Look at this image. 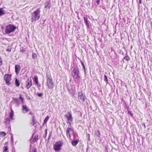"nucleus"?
<instances>
[{
	"label": "nucleus",
	"mask_w": 152,
	"mask_h": 152,
	"mask_svg": "<svg viewBox=\"0 0 152 152\" xmlns=\"http://www.w3.org/2000/svg\"><path fill=\"white\" fill-rule=\"evenodd\" d=\"M41 11L40 9L37 8L31 14V20L34 23L40 18Z\"/></svg>",
	"instance_id": "nucleus-1"
},
{
	"label": "nucleus",
	"mask_w": 152,
	"mask_h": 152,
	"mask_svg": "<svg viewBox=\"0 0 152 152\" xmlns=\"http://www.w3.org/2000/svg\"><path fill=\"white\" fill-rule=\"evenodd\" d=\"M16 28V27L12 24L8 25L5 27V32L6 34H9L14 32Z\"/></svg>",
	"instance_id": "nucleus-2"
},
{
	"label": "nucleus",
	"mask_w": 152,
	"mask_h": 152,
	"mask_svg": "<svg viewBox=\"0 0 152 152\" xmlns=\"http://www.w3.org/2000/svg\"><path fill=\"white\" fill-rule=\"evenodd\" d=\"M79 70L77 66L74 67L72 72V75L75 81L77 80L78 78L80 77L79 75Z\"/></svg>",
	"instance_id": "nucleus-3"
},
{
	"label": "nucleus",
	"mask_w": 152,
	"mask_h": 152,
	"mask_svg": "<svg viewBox=\"0 0 152 152\" xmlns=\"http://www.w3.org/2000/svg\"><path fill=\"white\" fill-rule=\"evenodd\" d=\"M63 145V142L61 141L57 142L53 145L54 149L56 151H59L61 149V146Z\"/></svg>",
	"instance_id": "nucleus-4"
},
{
	"label": "nucleus",
	"mask_w": 152,
	"mask_h": 152,
	"mask_svg": "<svg viewBox=\"0 0 152 152\" xmlns=\"http://www.w3.org/2000/svg\"><path fill=\"white\" fill-rule=\"evenodd\" d=\"M47 84L48 88L50 89H52L54 86V83L53 82L52 77L46 75Z\"/></svg>",
	"instance_id": "nucleus-5"
},
{
	"label": "nucleus",
	"mask_w": 152,
	"mask_h": 152,
	"mask_svg": "<svg viewBox=\"0 0 152 152\" xmlns=\"http://www.w3.org/2000/svg\"><path fill=\"white\" fill-rule=\"evenodd\" d=\"M11 76L9 74H6L4 76V79L6 81L7 84L9 85L10 84V81L11 80Z\"/></svg>",
	"instance_id": "nucleus-6"
},
{
	"label": "nucleus",
	"mask_w": 152,
	"mask_h": 152,
	"mask_svg": "<svg viewBox=\"0 0 152 152\" xmlns=\"http://www.w3.org/2000/svg\"><path fill=\"white\" fill-rule=\"evenodd\" d=\"M67 136L68 137L70 138L71 137L70 134H73L74 131L73 129L68 127L66 131Z\"/></svg>",
	"instance_id": "nucleus-7"
},
{
	"label": "nucleus",
	"mask_w": 152,
	"mask_h": 152,
	"mask_svg": "<svg viewBox=\"0 0 152 152\" xmlns=\"http://www.w3.org/2000/svg\"><path fill=\"white\" fill-rule=\"evenodd\" d=\"M65 117L67 118L68 121L72 122L73 121V118L71 113L68 112L65 115Z\"/></svg>",
	"instance_id": "nucleus-8"
},
{
	"label": "nucleus",
	"mask_w": 152,
	"mask_h": 152,
	"mask_svg": "<svg viewBox=\"0 0 152 152\" xmlns=\"http://www.w3.org/2000/svg\"><path fill=\"white\" fill-rule=\"evenodd\" d=\"M26 85L27 88L28 89L32 85L31 80V78L28 79L26 82Z\"/></svg>",
	"instance_id": "nucleus-9"
},
{
	"label": "nucleus",
	"mask_w": 152,
	"mask_h": 152,
	"mask_svg": "<svg viewBox=\"0 0 152 152\" xmlns=\"http://www.w3.org/2000/svg\"><path fill=\"white\" fill-rule=\"evenodd\" d=\"M23 108V112L24 113H27L29 111V109H28L27 106L25 105H23L22 106Z\"/></svg>",
	"instance_id": "nucleus-10"
},
{
	"label": "nucleus",
	"mask_w": 152,
	"mask_h": 152,
	"mask_svg": "<svg viewBox=\"0 0 152 152\" xmlns=\"http://www.w3.org/2000/svg\"><path fill=\"white\" fill-rule=\"evenodd\" d=\"M15 72L16 74H18L20 69V66L19 65H16L15 66Z\"/></svg>",
	"instance_id": "nucleus-11"
},
{
	"label": "nucleus",
	"mask_w": 152,
	"mask_h": 152,
	"mask_svg": "<svg viewBox=\"0 0 152 152\" xmlns=\"http://www.w3.org/2000/svg\"><path fill=\"white\" fill-rule=\"evenodd\" d=\"M51 7V3L50 1H47L45 4V8L49 9Z\"/></svg>",
	"instance_id": "nucleus-12"
},
{
	"label": "nucleus",
	"mask_w": 152,
	"mask_h": 152,
	"mask_svg": "<svg viewBox=\"0 0 152 152\" xmlns=\"http://www.w3.org/2000/svg\"><path fill=\"white\" fill-rule=\"evenodd\" d=\"M78 98L79 101L80 102H83L85 100V97L84 95L83 96H81L80 97H78Z\"/></svg>",
	"instance_id": "nucleus-13"
},
{
	"label": "nucleus",
	"mask_w": 152,
	"mask_h": 152,
	"mask_svg": "<svg viewBox=\"0 0 152 152\" xmlns=\"http://www.w3.org/2000/svg\"><path fill=\"white\" fill-rule=\"evenodd\" d=\"M83 19L86 24L88 27H89V21L87 19L86 17H83Z\"/></svg>",
	"instance_id": "nucleus-14"
},
{
	"label": "nucleus",
	"mask_w": 152,
	"mask_h": 152,
	"mask_svg": "<svg viewBox=\"0 0 152 152\" xmlns=\"http://www.w3.org/2000/svg\"><path fill=\"white\" fill-rule=\"evenodd\" d=\"M14 115L13 111V110L11 108V112L9 114L10 118H11V120L13 119V117Z\"/></svg>",
	"instance_id": "nucleus-15"
},
{
	"label": "nucleus",
	"mask_w": 152,
	"mask_h": 152,
	"mask_svg": "<svg viewBox=\"0 0 152 152\" xmlns=\"http://www.w3.org/2000/svg\"><path fill=\"white\" fill-rule=\"evenodd\" d=\"M36 123V119L34 116H33L32 117V121L31 122V124L32 126H33Z\"/></svg>",
	"instance_id": "nucleus-16"
},
{
	"label": "nucleus",
	"mask_w": 152,
	"mask_h": 152,
	"mask_svg": "<svg viewBox=\"0 0 152 152\" xmlns=\"http://www.w3.org/2000/svg\"><path fill=\"white\" fill-rule=\"evenodd\" d=\"M3 8H0V16H1L5 14V11L3 10Z\"/></svg>",
	"instance_id": "nucleus-17"
},
{
	"label": "nucleus",
	"mask_w": 152,
	"mask_h": 152,
	"mask_svg": "<svg viewBox=\"0 0 152 152\" xmlns=\"http://www.w3.org/2000/svg\"><path fill=\"white\" fill-rule=\"evenodd\" d=\"M34 81L35 83L37 85H38V77L37 75L34 76Z\"/></svg>",
	"instance_id": "nucleus-18"
},
{
	"label": "nucleus",
	"mask_w": 152,
	"mask_h": 152,
	"mask_svg": "<svg viewBox=\"0 0 152 152\" xmlns=\"http://www.w3.org/2000/svg\"><path fill=\"white\" fill-rule=\"evenodd\" d=\"M15 84L17 87H19L20 85V81L17 78H16L15 80Z\"/></svg>",
	"instance_id": "nucleus-19"
},
{
	"label": "nucleus",
	"mask_w": 152,
	"mask_h": 152,
	"mask_svg": "<svg viewBox=\"0 0 152 152\" xmlns=\"http://www.w3.org/2000/svg\"><path fill=\"white\" fill-rule=\"evenodd\" d=\"M78 143V142L77 140H73L72 142V144L74 146H75Z\"/></svg>",
	"instance_id": "nucleus-20"
},
{
	"label": "nucleus",
	"mask_w": 152,
	"mask_h": 152,
	"mask_svg": "<svg viewBox=\"0 0 152 152\" xmlns=\"http://www.w3.org/2000/svg\"><path fill=\"white\" fill-rule=\"evenodd\" d=\"M32 57L33 59H36L37 57V55L35 53H32Z\"/></svg>",
	"instance_id": "nucleus-21"
},
{
	"label": "nucleus",
	"mask_w": 152,
	"mask_h": 152,
	"mask_svg": "<svg viewBox=\"0 0 152 152\" xmlns=\"http://www.w3.org/2000/svg\"><path fill=\"white\" fill-rule=\"evenodd\" d=\"M49 118V117L48 116H47L46 117L44 120L43 123L45 124L46 123L48 120Z\"/></svg>",
	"instance_id": "nucleus-22"
},
{
	"label": "nucleus",
	"mask_w": 152,
	"mask_h": 152,
	"mask_svg": "<svg viewBox=\"0 0 152 152\" xmlns=\"http://www.w3.org/2000/svg\"><path fill=\"white\" fill-rule=\"evenodd\" d=\"M95 5L96 6H97L99 5L100 3V0H95Z\"/></svg>",
	"instance_id": "nucleus-23"
},
{
	"label": "nucleus",
	"mask_w": 152,
	"mask_h": 152,
	"mask_svg": "<svg viewBox=\"0 0 152 152\" xmlns=\"http://www.w3.org/2000/svg\"><path fill=\"white\" fill-rule=\"evenodd\" d=\"M124 59L127 61H128L130 60L129 57L127 55L124 57Z\"/></svg>",
	"instance_id": "nucleus-24"
},
{
	"label": "nucleus",
	"mask_w": 152,
	"mask_h": 152,
	"mask_svg": "<svg viewBox=\"0 0 152 152\" xmlns=\"http://www.w3.org/2000/svg\"><path fill=\"white\" fill-rule=\"evenodd\" d=\"M95 134L98 137H99V135H100V133L99 131V130H96L95 131Z\"/></svg>",
	"instance_id": "nucleus-25"
},
{
	"label": "nucleus",
	"mask_w": 152,
	"mask_h": 152,
	"mask_svg": "<svg viewBox=\"0 0 152 152\" xmlns=\"http://www.w3.org/2000/svg\"><path fill=\"white\" fill-rule=\"evenodd\" d=\"M20 97H19V99H20V100L21 101L22 103H23V101H24V99L21 97V95H20Z\"/></svg>",
	"instance_id": "nucleus-26"
},
{
	"label": "nucleus",
	"mask_w": 152,
	"mask_h": 152,
	"mask_svg": "<svg viewBox=\"0 0 152 152\" xmlns=\"http://www.w3.org/2000/svg\"><path fill=\"white\" fill-rule=\"evenodd\" d=\"M10 120H11V118L10 117L7 118L6 119L5 123L7 124L8 123L10 122Z\"/></svg>",
	"instance_id": "nucleus-27"
},
{
	"label": "nucleus",
	"mask_w": 152,
	"mask_h": 152,
	"mask_svg": "<svg viewBox=\"0 0 152 152\" xmlns=\"http://www.w3.org/2000/svg\"><path fill=\"white\" fill-rule=\"evenodd\" d=\"M68 91L69 92V93L72 95L73 94V92L72 90V88L69 89L68 88Z\"/></svg>",
	"instance_id": "nucleus-28"
},
{
	"label": "nucleus",
	"mask_w": 152,
	"mask_h": 152,
	"mask_svg": "<svg viewBox=\"0 0 152 152\" xmlns=\"http://www.w3.org/2000/svg\"><path fill=\"white\" fill-rule=\"evenodd\" d=\"M104 81H105L107 83H108V80H107V77L105 75H104Z\"/></svg>",
	"instance_id": "nucleus-29"
},
{
	"label": "nucleus",
	"mask_w": 152,
	"mask_h": 152,
	"mask_svg": "<svg viewBox=\"0 0 152 152\" xmlns=\"http://www.w3.org/2000/svg\"><path fill=\"white\" fill-rule=\"evenodd\" d=\"M0 135H1L2 136H5L6 135V133L4 132H2L0 133Z\"/></svg>",
	"instance_id": "nucleus-30"
},
{
	"label": "nucleus",
	"mask_w": 152,
	"mask_h": 152,
	"mask_svg": "<svg viewBox=\"0 0 152 152\" xmlns=\"http://www.w3.org/2000/svg\"><path fill=\"white\" fill-rule=\"evenodd\" d=\"M8 147L7 146H4V148L3 151V152L7 151L8 150Z\"/></svg>",
	"instance_id": "nucleus-31"
},
{
	"label": "nucleus",
	"mask_w": 152,
	"mask_h": 152,
	"mask_svg": "<svg viewBox=\"0 0 152 152\" xmlns=\"http://www.w3.org/2000/svg\"><path fill=\"white\" fill-rule=\"evenodd\" d=\"M81 62V64H82V65L83 68V69H84V71L85 72V65L84 64V63H83V62L81 61H80Z\"/></svg>",
	"instance_id": "nucleus-32"
},
{
	"label": "nucleus",
	"mask_w": 152,
	"mask_h": 152,
	"mask_svg": "<svg viewBox=\"0 0 152 152\" xmlns=\"http://www.w3.org/2000/svg\"><path fill=\"white\" fill-rule=\"evenodd\" d=\"M47 129H45V135L43 136V137H44V138L46 139V137L47 135Z\"/></svg>",
	"instance_id": "nucleus-33"
},
{
	"label": "nucleus",
	"mask_w": 152,
	"mask_h": 152,
	"mask_svg": "<svg viewBox=\"0 0 152 152\" xmlns=\"http://www.w3.org/2000/svg\"><path fill=\"white\" fill-rule=\"evenodd\" d=\"M78 97H80V96H83L82 91H81V92H79L78 93Z\"/></svg>",
	"instance_id": "nucleus-34"
},
{
	"label": "nucleus",
	"mask_w": 152,
	"mask_h": 152,
	"mask_svg": "<svg viewBox=\"0 0 152 152\" xmlns=\"http://www.w3.org/2000/svg\"><path fill=\"white\" fill-rule=\"evenodd\" d=\"M34 140H34V142H36L38 140V136H36L34 137Z\"/></svg>",
	"instance_id": "nucleus-35"
},
{
	"label": "nucleus",
	"mask_w": 152,
	"mask_h": 152,
	"mask_svg": "<svg viewBox=\"0 0 152 152\" xmlns=\"http://www.w3.org/2000/svg\"><path fill=\"white\" fill-rule=\"evenodd\" d=\"M20 52H23V53L24 52H25V51H26V49L25 48H21V49H20Z\"/></svg>",
	"instance_id": "nucleus-36"
},
{
	"label": "nucleus",
	"mask_w": 152,
	"mask_h": 152,
	"mask_svg": "<svg viewBox=\"0 0 152 152\" xmlns=\"http://www.w3.org/2000/svg\"><path fill=\"white\" fill-rule=\"evenodd\" d=\"M38 96L39 97H41L43 96V94L42 93H37Z\"/></svg>",
	"instance_id": "nucleus-37"
},
{
	"label": "nucleus",
	"mask_w": 152,
	"mask_h": 152,
	"mask_svg": "<svg viewBox=\"0 0 152 152\" xmlns=\"http://www.w3.org/2000/svg\"><path fill=\"white\" fill-rule=\"evenodd\" d=\"M11 50V48H10L9 47L7 49V51L8 52H10Z\"/></svg>",
	"instance_id": "nucleus-38"
},
{
	"label": "nucleus",
	"mask_w": 152,
	"mask_h": 152,
	"mask_svg": "<svg viewBox=\"0 0 152 152\" xmlns=\"http://www.w3.org/2000/svg\"><path fill=\"white\" fill-rule=\"evenodd\" d=\"M2 60L1 59V58L0 57V66H1L2 65Z\"/></svg>",
	"instance_id": "nucleus-39"
},
{
	"label": "nucleus",
	"mask_w": 152,
	"mask_h": 152,
	"mask_svg": "<svg viewBox=\"0 0 152 152\" xmlns=\"http://www.w3.org/2000/svg\"><path fill=\"white\" fill-rule=\"evenodd\" d=\"M11 140L12 142H13V136H11Z\"/></svg>",
	"instance_id": "nucleus-40"
},
{
	"label": "nucleus",
	"mask_w": 152,
	"mask_h": 152,
	"mask_svg": "<svg viewBox=\"0 0 152 152\" xmlns=\"http://www.w3.org/2000/svg\"><path fill=\"white\" fill-rule=\"evenodd\" d=\"M142 126H144L145 128H146V126H145V123H142Z\"/></svg>",
	"instance_id": "nucleus-41"
},
{
	"label": "nucleus",
	"mask_w": 152,
	"mask_h": 152,
	"mask_svg": "<svg viewBox=\"0 0 152 152\" xmlns=\"http://www.w3.org/2000/svg\"><path fill=\"white\" fill-rule=\"evenodd\" d=\"M14 100L16 101H18V99H17V98H15V99H14Z\"/></svg>",
	"instance_id": "nucleus-42"
},
{
	"label": "nucleus",
	"mask_w": 152,
	"mask_h": 152,
	"mask_svg": "<svg viewBox=\"0 0 152 152\" xmlns=\"http://www.w3.org/2000/svg\"><path fill=\"white\" fill-rule=\"evenodd\" d=\"M129 113H130V115L131 116H132L133 114L131 113L130 111H129Z\"/></svg>",
	"instance_id": "nucleus-43"
},
{
	"label": "nucleus",
	"mask_w": 152,
	"mask_h": 152,
	"mask_svg": "<svg viewBox=\"0 0 152 152\" xmlns=\"http://www.w3.org/2000/svg\"><path fill=\"white\" fill-rule=\"evenodd\" d=\"M71 122H69V121H68L67 123H69V125L70 126L71 125Z\"/></svg>",
	"instance_id": "nucleus-44"
},
{
	"label": "nucleus",
	"mask_w": 152,
	"mask_h": 152,
	"mask_svg": "<svg viewBox=\"0 0 152 152\" xmlns=\"http://www.w3.org/2000/svg\"><path fill=\"white\" fill-rule=\"evenodd\" d=\"M34 152H37V151H36V149H35L34 150Z\"/></svg>",
	"instance_id": "nucleus-45"
},
{
	"label": "nucleus",
	"mask_w": 152,
	"mask_h": 152,
	"mask_svg": "<svg viewBox=\"0 0 152 152\" xmlns=\"http://www.w3.org/2000/svg\"><path fill=\"white\" fill-rule=\"evenodd\" d=\"M88 139H89L90 138V135L89 134H88Z\"/></svg>",
	"instance_id": "nucleus-46"
},
{
	"label": "nucleus",
	"mask_w": 152,
	"mask_h": 152,
	"mask_svg": "<svg viewBox=\"0 0 152 152\" xmlns=\"http://www.w3.org/2000/svg\"><path fill=\"white\" fill-rule=\"evenodd\" d=\"M139 0L140 4L141 3V0Z\"/></svg>",
	"instance_id": "nucleus-47"
},
{
	"label": "nucleus",
	"mask_w": 152,
	"mask_h": 152,
	"mask_svg": "<svg viewBox=\"0 0 152 152\" xmlns=\"http://www.w3.org/2000/svg\"><path fill=\"white\" fill-rule=\"evenodd\" d=\"M30 114H31V112L30 113Z\"/></svg>",
	"instance_id": "nucleus-48"
},
{
	"label": "nucleus",
	"mask_w": 152,
	"mask_h": 152,
	"mask_svg": "<svg viewBox=\"0 0 152 152\" xmlns=\"http://www.w3.org/2000/svg\"><path fill=\"white\" fill-rule=\"evenodd\" d=\"M7 143V142H6L5 144V145H6V144Z\"/></svg>",
	"instance_id": "nucleus-49"
}]
</instances>
